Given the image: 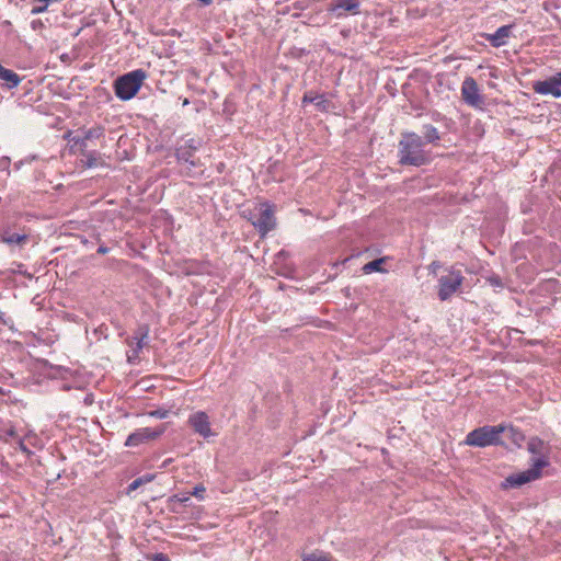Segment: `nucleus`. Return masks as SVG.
I'll list each match as a JSON object with an SVG mask.
<instances>
[{"instance_id":"1","label":"nucleus","mask_w":561,"mask_h":561,"mask_svg":"<svg viewBox=\"0 0 561 561\" xmlns=\"http://www.w3.org/2000/svg\"><path fill=\"white\" fill-rule=\"evenodd\" d=\"M398 159L400 165L412 167H422L432 160L422 136L414 131L402 133L398 144Z\"/></svg>"},{"instance_id":"2","label":"nucleus","mask_w":561,"mask_h":561,"mask_svg":"<svg viewBox=\"0 0 561 561\" xmlns=\"http://www.w3.org/2000/svg\"><path fill=\"white\" fill-rule=\"evenodd\" d=\"M202 147L201 138H181L175 147V158L182 176L195 178L202 173V162L196 153Z\"/></svg>"},{"instance_id":"3","label":"nucleus","mask_w":561,"mask_h":561,"mask_svg":"<svg viewBox=\"0 0 561 561\" xmlns=\"http://www.w3.org/2000/svg\"><path fill=\"white\" fill-rule=\"evenodd\" d=\"M506 426L484 425L472 430L466 436L465 444L471 447L484 448L489 446H497L502 444L501 435L505 432Z\"/></svg>"},{"instance_id":"4","label":"nucleus","mask_w":561,"mask_h":561,"mask_svg":"<svg viewBox=\"0 0 561 561\" xmlns=\"http://www.w3.org/2000/svg\"><path fill=\"white\" fill-rule=\"evenodd\" d=\"M146 79L147 72L144 69H136L119 76L114 81L115 95L122 101L133 99L138 93Z\"/></svg>"},{"instance_id":"5","label":"nucleus","mask_w":561,"mask_h":561,"mask_svg":"<svg viewBox=\"0 0 561 561\" xmlns=\"http://www.w3.org/2000/svg\"><path fill=\"white\" fill-rule=\"evenodd\" d=\"M275 206L268 202L260 203L245 216L252 226L257 230L261 238H264L276 226Z\"/></svg>"},{"instance_id":"6","label":"nucleus","mask_w":561,"mask_h":561,"mask_svg":"<svg viewBox=\"0 0 561 561\" xmlns=\"http://www.w3.org/2000/svg\"><path fill=\"white\" fill-rule=\"evenodd\" d=\"M463 275L460 270L451 267L446 275L438 278V293L439 300L446 301L454 294H456L463 283Z\"/></svg>"},{"instance_id":"7","label":"nucleus","mask_w":561,"mask_h":561,"mask_svg":"<svg viewBox=\"0 0 561 561\" xmlns=\"http://www.w3.org/2000/svg\"><path fill=\"white\" fill-rule=\"evenodd\" d=\"M543 468L545 460L540 459L537 462H533L529 469L508 476L505 479L504 486L517 488L535 481L541 477V470Z\"/></svg>"},{"instance_id":"8","label":"nucleus","mask_w":561,"mask_h":561,"mask_svg":"<svg viewBox=\"0 0 561 561\" xmlns=\"http://www.w3.org/2000/svg\"><path fill=\"white\" fill-rule=\"evenodd\" d=\"M28 238V233L22 228L0 225V242L9 247H23Z\"/></svg>"},{"instance_id":"9","label":"nucleus","mask_w":561,"mask_h":561,"mask_svg":"<svg viewBox=\"0 0 561 561\" xmlns=\"http://www.w3.org/2000/svg\"><path fill=\"white\" fill-rule=\"evenodd\" d=\"M533 89L536 93L541 95H551L553 98L561 96V71L556 75L541 80L536 81L533 84Z\"/></svg>"},{"instance_id":"10","label":"nucleus","mask_w":561,"mask_h":561,"mask_svg":"<svg viewBox=\"0 0 561 561\" xmlns=\"http://www.w3.org/2000/svg\"><path fill=\"white\" fill-rule=\"evenodd\" d=\"M187 424L193 428V431L202 436L203 438H208L214 435L210 426L209 416L204 411H197L192 413L188 416Z\"/></svg>"},{"instance_id":"11","label":"nucleus","mask_w":561,"mask_h":561,"mask_svg":"<svg viewBox=\"0 0 561 561\" xmlns=\"http://www.w3.org/2000/svg\"><path fill=\"white\" fill-rule=\"evenodd\" d=\"M163 432H164V428H159V430H152L150 427L138 428L127 437L125 445L127 447L139 446L140 444H142L145 442L153 440V439L158 438L160 435H162Z\"/></svg>"},{"instance_id":"12","label":"nucleus","mask_w":561,"mask_h":561,"mask_svg":"<svg viewBox=\"0 0 561 561\" xmlns=\"http://www.w3.org/2000/svg\"><path fill=\"white\" fill-rule=\"evenodd\" d=\"M527 450L534 456L531 463L538 460H545V468L549 466V446L541 438L535 436L527 442Z\"/></svg>"},{"instance_id":"13","label":"nucleus","mask_w":561,"mask_h":561,"mask_svg":"<svg viewBox=\"0 0 561 561\" xmlns=\"http://www.w3.org/2000/svg\"><path fill=\"white\" fill-rule=\"evenodd\" d=\"M105 135V127L102 125H93L92 127L88 128L87 130H83L82 136L72 137L69 139V141L72 142L71 148L76 147H84L87 148V141L88 140H94L103 138Z\"/></svg>"},{"instance_id":"14","label":"nucleus","mask_w":561,"mask_h":561,"mask_svg":"<svg viewBox=\"0 0 561 561\" xmlns=\"http://www.w3.org/2000/svg\"><path fill=\"white\" fill-rule=\"evenodd\" d=\"M461 96L467 104L472 106H476L482 102V99L479 94L478 84L473 78L468 77L463 80L461 85Z\"/></svg>"},{"instance_id":"15","label":"nucleus","mask_w":561,"mask_h":561,"mask_svg":"<svg viewBox=\"0 0 561 561\" xmlns=\"http://www.w3.org/2000/svg\"><path fill=\"white\" fill-rule=\"evenodd\" d=\"M359 0H335L329 8V12L335 14L336 18L345 16L346 13H359Z\"/></svg>"},{"instance_id":"16","label":"nucleus","mask_w":561,"mask_h":561,"mask_svg":"<svg viewBox=\"0 0 561 561\" xmlns=\"http://www.w3.org/2000/svg\"><path fill=\"white\" fill-rule=\"evenodd\" d=\"M148 336V329H139L137 333L128 340V345L131 347L127 354L128 362H134L139 357V353L142 350L145 343L144 340Z\"/></svg>"},{"instance_id":"17","label":"nucleus","mask_w":561,"mask_h":561,"mask_svg":"<svg viewBox=\"0 0 561 561\" xmlns=\"http://www.w3.org/2000/svg\"><path fill=\"white\" fill-rule=\"evenodd\" d=\"M514 25H503L499 27L493 34H485V39L490 43L491 46L497 48L507 44V39L512 34V28Z\"/></svg>"},{"instance_id":"18","label":"nucleus","mask_w":561,"mask_h":561,"mask_svg":"<svg viewBox=\"0 0 561 561\" xmlns=\"http://www.w3.org/2000/svg\"><path fill=\"white\" fill-rule=\"evenodd\" d=\"M78 150L83 156L84 159L81 160L83 167L85 168H96L104 167L105 162L102 159L100 152L92 150L88 151L84 147H78Z\"/></svg>"},{"instance_id":"19","label":"nucleus","mask_w":561,"mask_h":561,"mask_svg":"<svg viewBox=\"0 0 561 561\" xmlns=\"http://www.w3.org/2000/svg\"><path fill=\"white\" fill-rule=\"evenodd\" d=\"M0 80L2 81V85L4 88L11 90L21 83L22 78L13 70L3 67L0 64Z\"/></svg>"},{"instance_id":"20","label":"nucleus","mask_w":561,"mask_h":561,"mask_svg":"<svg viewBox=\"0 0 561 561\" xmlns=\"http://www.w3.org/2000/svg\"><path fill=\"white\" fill-rule=\"evenodd\" d=\"M422 133H423L422 138H423L425 145L426 144L438 145L439 140L442 139L438 129L431 124L423 125Z\"/></svg>"},{"instance_id":"21","label":"nucleus","mask_w":561,"mask_h":561,"mask_svg":"<svg viewBox=\"0 0 561 561\" xmlns=\"http://www.w3.org/2000/svg\"><path fill=\"white\" fill-rule=\"evenodd\" d=\"M385 260H386L385 257H380V259H376V260L368 262L363 267L364 273L365 274H369L373 272L385 273L386 270L382 267Z\"/></svg>"},{"instance_id":"22","label":"nucleus","mask_w":561,"mask_h":561,"mask_svg":"<svg viewBox=\"0 0 561 561\" xmlns=\"http://www.w3.org/2000/svg\"><path fill=\"white\" fill-rule=\"evenodd\" d=\"M302 561H332V560L327 553H324L322 551H314L311 553L304 554Z\"/></svg>"},{"instance_id":"23","label":"nucleus","mask_w":561,"mask_h":561,"mask_svg":"<svg viewBox=\"0 0 561 561\" xmlns=\"http://www.w3.org/2000/svg\"><path fill=\"white\" fill-rule=\"evenodd\" d=\"M510 433H511L512 442L514 444H516L517 446H520L522 442L525 440L524 434L520 431H518L512 426L510 427Z\"/></svg>"},{"instance_id":"24","label":"nucleus","mask_w":561,"mask_h":561,"mask_svg":"<svg viewBox=\"0 0 561 561\" xmlns=\"http://www.w3.org/2000/svg\"><path fill=\"white\" fill-rule=\"evenodd\" d=\"M322 101H323V95H312L311 92L306 93L302 98V103H316L318 106H320Z\"/></svg>"},{"instance_id":"25","label":"nucleus","mask_w":561,"mask_h":561,"mask_svg":"<svg viewBox=\"0 0 561 561\" xmlns=\"http://www.w3.org/2000/svg\"><path fill=\"white\" fill-rule=\"evenodd\" d=\"M206 493V488L203 484H197L193 488L191 492H188V495L195 496L198 500H204Z\"/></svg>"},{"instance_id":"26","label":"nucleus","mask_w":561,"mask_h":561,"mask_svg":"<svg viewBox=\"0 0 561 561\" xmlns=\"http://www.w3.org/2000/svg\"><path fill=\"white\" fill-rule=\"evenodd\" d=\"M169 410L165 409H157L148 412V415L156 419H167L169 416Z\"/></svg>"},{"instance_id":"27","label":"nucleus","mask_w":561,"mask_h":561,"mask_svg":"<svg viewBox=\"0 0 561 561\" xmlns=\"http://www.w3.org/2000/svg\"><path fill=\"white\" fill-rule=\"evenodd\" d=\"M47 5L45 3H33L31 9V14L36 15L45 12L47 10Z\"/></svg>"},{"instance_id":"28","label":"nucleus","mask_w":561,"mask_h":561,"mask_svg":"<svg viewBox=\"0 0 561 561\" xmlns=\"http://www.w3.org/2000/svg\"><path fill=\"white\" fill-rule=\"evenodd\" d=\"M142 484L141 480L139 479V477L137 479H135L128 486H127V490H126V494L127 495H130L134 491H136L138 488H140Z\"/></svg>"},{"instance_id":"29","label":"nucleus","mask_w":561,"mask_h":561,"mask_svg":"<svg viewBox=\"0 0 561 561\" xmlns=\"http://www.w3.org/2000/svg\"><path fill=\"white\" fill-rule=\"evenodd\" d=\"M190 496L191 495H188V493L175 494L170 500L174 501V502H179V503L185 504V503H187L190 501Z\"/></svg>"},{"instance_id":"30","label":"nucleus","mask_w":561,"mask_h":561,"mask_svg":"<svg viewBox=\"0 0 561 561\" xmlns=\"http://www.w3.org/2000/svg\"><path fill=\"white\" fill-rule=\"evenodd\" d=\"M151 561H170L169 557L162 552L152 556Z\"/></svg>"},{"instance_id":"31","label":"nucleus","mask_w":561,"mask_h":561,"mask_svg":"<svg viewBox=\"0 0 561 561\" xmlns=\"http://www.w3.org/2000/svg\"><path fill=\"white\" fill-rule=\"evenodd\" d=\"M4 434H5L7 437H10V438H16L18 437V433H16L14 426H12V425L4 431Z\"/></svg>"},{"instance_id":"32","label":"nucleus","mask_w":561,"mask_h":561,"mask_svg":"<svg viewBox=\"0 0 561 561\" xmlns=\"http://www.w3.org/2000/svg\"><path fill=\"white\" fill-rule=\"evenodd\" d=\"M19 449L27 456L32 454V451L27 448L22 438H19Z\"/></svg>"},{"instance_id":"33","label":"nucleus","mask_w":561,"mask_h":561,"mask_svg":"<svg viewBox=\"0 0 561 561\" xmlns=\"http://www.w3.org/2000/svg\"><path fill=\"white\" fill-rule=\"evenodd\" d=\"M139 479L141 480L142 484L145 485L154 479V474L146 473V474L139 477Z\"/></svg>"},{"instance_id":"34","label":"nucleus","mask_w":561,"mask_h":561,"mask_svg":"<svg viewBox=\"0 0 561 561\" xmlns=\"http://www.w3.org/2000/svg\"><path fill=\"white\" fill-rule=\"evenodd\" d=\"M108 251H110V249H108L107 247H105V245H100V247L98 248V251H96V252H98L99 254H106Z\"/></svg>"},{"instance_id":"35","label":"nucleus","mask_w":561,"mask_h":561,"mask_svg":"<svg viewBox=\"0 0 561 561\" xmlns=\"http://www.w3.org/2000/svg\"><path fill=\"white\" fill-rule=\"evenodd\" d=\"M204 5H210L213 0H199Z\"/></svg>"},{"instance_id":"36","label":"nucleus","mask_w":561,"mask_h":561,"mask_svg":"<svg viewBox=\"0 0 561 561\" xmlns=\"http://www.w3.org/2000/svg\"><path fill=\"white\" fill-rule=\"evenodd\" d=\"M38 24H41V21H37V22H36V21H33V22H32V26H33V28H35L36 26H38Z\"/></svg>"},{"instance_id":"37","label":"nucleus","mask_w":561,"mask_h":561,"mask_svg":"<svg viewBox=\"0 0 561 561\" xmlns=\"http://www.w3.org/2000/svg\"><path fill=\"white\" fill-rule=\"evenodd\" d=\"M38 24H41V21H37V22H36V21H33V22H32V26H33V28H35L36 26H38Z\"/></svg>"},{"instance_id":"38","label":"nucleus","mask_w":561,"mask_h":561,"mask_svg":"<svg viewBox=\"0 0 561 561\" xmlns=\"http://www.w3.org/2000/svg\"><path fill=\"white\" fill-rule=\"evenodd\" d=\"M431 266H433L434 268H437L438 263L437 262H433Z\"/></svg>"},{"instance_id":"39","label":"nucleus","mask_w":561,"mask_h":561,"mask_svg":"<svg viewBox=\"0 0 561 561\" xmlns=\"http://www.w3.org/2000/svg\"><path fill=\"white\" fill-rule=\"evenodd\" d=\"M187 104H188V100H187V99H185V100L183 101V105H187Z\"/></svg>"}]
</instances>
